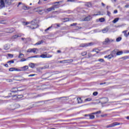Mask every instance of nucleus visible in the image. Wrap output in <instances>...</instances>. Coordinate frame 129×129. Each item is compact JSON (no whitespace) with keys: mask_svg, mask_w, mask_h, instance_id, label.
Wrapping results in <instances>:
<instances>
[{"mask_svg":"<svg viewBox=\"0 0 129 129\" xmlns=\"http://www.w3.org/2000/svg\"><path fill=\"white\" fill-rule=\"evenodd\" d=\"M30 24L31 25V28L32 30H34V29H37V28L39 27V25L37 23V20H32Z\"/></svg>","mask_w":129,"mask_h":129,"instance_id":"f257e3e1","label":"nucleus"},{"mask_svg":"<svg viewBox=\"0 0 129 129\" xmlns=\"http://www.w3.org/2000/svg\"><path fill=\"white\" fill-rule=\"evenodd\" d=\"M93 43L92 42L87 43H82L80 45L81 48H86V47H89V46H92Z\"/></svg>","mask_w":129,"mask_h":129,"instance_id":"f03ea898","label":"nucleus"},{"mask_svg":"<svg viewBox=\"0 0 129 129\" xmlns=\"http://www.w3.org/2000/svg\"><path fill=\"white\" fill-rule=\"evenodd\" d=\"M120 124V123H118L117 122H113L112 124H109L106 126L107 128H108V127H113V126H115V125H119Z\"/></svg>","mask_w":129,"mask_h":129,"instance_id":"7ed1b4c3","label":"nucleus"},{"mask_svg":"<svg viewBox=\"0 0 129 129\" xmlns=\"http://www.w3.org/2000/svg\"><path fill=\"white\" fill-rule=\"evenodd\" d=\"M114 40L113 39H110L108 38L105 39V41L103 42V44L106 45V44H110V43H112Z\"/></svg>","mask_w":129,"mask_h":129,"instance_id":"20e7f679","label":"nucleus"},{"mask_svg":"<svg viewBox=\"0 0 129 129\" xmlns=\"http://www.w3.org/2000/svg\"><path fill=\"white\" fill-rule=\"evenodd\" d=\"M29 69V67L28 66H25L21 68V69H19L20 71H27Z\"/></svg>","mask_w":129,"mask_h":129,"instance_id":"39448f33","label":"nucleus"},{"mask_svg":"<svg viewBox=\"0 0 129 129\" xmlns=\"http://www.w3.org/2000/svg\"><path fill=\"white\" fill-rule=\"evenodd\" d=\"M40 57L41 58H51L52 57V55L49 54H41Z\"/></svg>","mask_w":129,"mask_h":129,"instance_id":"423d86ee","label":"nucleus"},{"mask_svg":"<svg viewBox=\"0 0 129 129\" xmlns=\"http://www.w3.org/2000/svg\"><path fill=\"white\" fill-rule=\"evenodd\" d=\"M111 55H112V57H116L117 56V50H114L111 52Z\"/></svg>","mask_w":129,"mask_h":129,"instance_id":"0eeeda50","label":"nucleus"},{"mask_svg":"<svg viewBox=\"0 0 129 129\" xmlns=\"http://www.w3.org/2000/svg\"><path fill=\"white\" fill-rule=\"evenodd\" d=\"M0 8L1 9L5 8V1L4 0H1L0 1Z\"/></svg>","mask_w":129,"mask_h":129,"instance_id":"6e6552de","label":"nucleus"},{"mask_svg":"<svg viewBox=\"0 0 129 129\" xmlns=\"http://www.w3.org/2000/svg\"><path fill=\"white\" fill-rule=\"evenodd\" d=\"M6 32L7 33H13V32H15V28H8L7 29V31Z\"/></svg>","mask_w":129,"mask_h":129,"instance_id":"1a4fd4ad","label":"nucleus"},{"mask_svg":"<svg viewBox=\"0 0 129 129\" xmlns=\"http://www.w3.org/2000/svg\"><path fill=\"white\" fill-rule=\"evenodd\" d=\"M109 30V28L108 27H106V28L102 29V33H103L104 34L105 33H107V32H108Z\"/></svg>","mask_w":129,"mask_h":129,"instance_id":"9d476101","label":"nucleus"},{"mask_svg":"<svg viewBox=\"0 0 129 129\" xmlns=\"http://www.w3.org/2000/svg\"><path fill=\"white\" fill-rule=\"evenodd\" d=\"M91 19H92V17H91V16H90V15H89L88 16H87L84 18V21H90V20H91Z\"/></svg>","mask_w":129,"mask_h":129,"instance_id":"9b49d317","label":"nucleus"},{"mask_svg":"<svg viewBox=\"0 0 129 129\" xmlns=\"http://www.w3.org/2000/svg\"><path fill=\"white\" fill-rule=\"evenodd\" d=\"M9 71L13 72V71H20V69H16L15 68H11L9 69Z\"/></svg>","mask_w":129,"mask_h":129,"instance_id":"f8f14e48","label":"nucleus"},{"mask_svg":"<svg viewBox=\"0 0 129 129\" xmlns=\"http://www.w3.org/2000/svg\"><path fill=\"white\" fill-rule=\"evenodd\" d=\"M55 7L56 6H54L52 7L48 8L47 9V11H48V12H51V11H55V9H56Z\"/></svg>","mask_w":129,"mask_h":129,"instance_id":"ddd939ff","label":"nucleus"},{"mask_svg":"<svg viewBox=\"0 0 129 129\" xmlns=\"http://www.w3.org/2000/svg\"><path fill=\"white\" fill-rule=\"evenodd\" d=\"M44 43V41L43 40H40L38 42H37L36 43H35L34 44L35 46H38L39 45H41V44H43Z\"/></svg>","mask_w":129,"mask_h":129,"instance_id":"4468645a","label":"nucleus"},{"mask_svg":"<svg viewBox=\"0 0 129 129\" xmlns=\"http://www.w3.org/2000/svg\"><path fill=\"white\" fill-rule=\"evenodd\" d=\"M86 7H88V8H91L92 7V4L90 2H88L86 3Z\"/></svg>","mask_w":129,"mask_h":129,"instance_id":"2eb2a0df","label":"nucleus"},{"mask_svg":"<svg viewBox=\"0 0 129 129\" xmlns=\"http://www.w3.org/2000/svg\"><path fill=\"white\" fill-rule=\"evenodd\" d=\"M31 7H27L24 5L22 7V9H23V10H29V9H31Z\"/></svg>","mask_w":129,"mask_h":129,"instance_id":"dca6fc26","label":"nucleus"},{"mask_svg":"<svg viewBox=\"0 0 129 129\" xmlns=\"http://www.w3.org/2000/svg\"><path fill=\"white\" fill-rule=\"evenodd\" d=\"M29 67H30V68H35V63H33L31 62L29 64Z\"/></svg>","mask_w":129,"mask_h":129,"instance_id":"f3484780","label":"nucleus"},{"mask_svg":"<svg viewBox=\"0 0 129 129\" xmlns=\"http://www.w3.org/2000/svg\"><path fill=\"white\" fill-rule=\"evenodd\" d=\"M24 57H25V55L23 53H20L18 58L22 59V58H24Z\"/></svg>","mask_w":129,"mask_h":129,"instance_id":"a211bd4d","label":"nucleus"},{"mask_svg":"<svg viewBox=\"0 0 129 129\" xmlns=\"http://www.w3.org/2000/svg\"><path fill=\"white\" fill-rule=\"evenodd\" d=\"M5 50H9L10 49V46L8 44H5L4 46Z\"/></svg>","mask_w":129,"mask_h":129,"instance_id":"6ab92c4d","label":"nucleus"},{"mask_svg":"<svg viewBox=\"0 0 129 129\" xmlns=\"http://www.w3.org/2000/svg\"><path fill=\"white\" fill-rule=\"evenodd\" d=\"M118 20H119V18H116L114 20H113L112 23L115 24V23L118 22Z\"/></svg>","mask_w":129,"mask_h":129,"instance_id":"aec40b11","label":"nucleus"},{"mask_svg":"<svg viewBox=\"0 0 129 129\" xmlns=\"http://www.w3.org/2000/svg\"><path fill=\"white\" fill-rule=\"evenodd\" d=\"M43 10H38L36 11V12H37L38 13H39V14H40V15H42L43 14Z\"/></svg>","mask_w":129,"mask_h":129,"instance_id":"412c9836","label":"nucleus"},{"mask_svg":"<svg viewBox=\"0 0 129 129\" xmlns=\"http://www.w3.org/2000/svg\"><path fill=\"white\" fill-rule=\"evenodd\" d=\"M77 100L78 103H82V100L81 99V98H78Z\"/></svg>","mask_w":129,"mask_h":129,"instance_id":"4be33fe9","label":"nucleus"},{"mask_svg":"<svg viewBox=\"0 0 129 129\" xmlns=\"http://www.w3.org/2000/svg\"><path fill=\"white\" fill-rule=\"evenodd\" d=\"M105 21V19L104 18H101L99 19V21L100 23H103Z\"/></svg>","mask_w":129,"mask_h":129,"instance_id":"5701e85b","label":"nucleus"},{"mask_svg":"<svg viewBox=\"0 0 129 129\" xmlns=\"http://www.w3.org/2000/svg\"><path fill=\"white\" fill-rule=\"evenodd\" d=\"M28 59H29V57H28L27 58L25 59V58H22L21 60H20V62H24L25 61H27V60H28Z\"/></svg>","mask_w":129,"mask_h":129,"instance_id":"b1692460","label":"nucleus"},{"mask_svg":"<svg viewBox=\"0 0 129 129\" xmlns=\"http://www.w3.org/2000/svg\"><path fill=\"white\" fill-rule=\"evenodd\" d=\"M122 51H117V56H118L119 55H122Z\"/></svg>","mask_w":129,"mask_h":129,"instance_id":"393cba45","label":"nucleus"},{"mask_svg":"<svg viewBox=\"0 0 129 129\" xmlns=\"http://www.w3.org/2000/svg\"><path fill=\"white\" fill-rule=\"evenodd\" d=\"M32 51H33L32 48H29L27 50V53H32Z\"/></svg>","mask_w":129,"mask_h":129,"instance_id":"a878e982","label":"nucleus"},{"mask_svg":"<svg viewBox=\"0 0 129 129\" xmlns=\"http://www.w3.org/2000/svg\"><path fill=\"white\" fill-rule=\"evenodd\" d=\"M14 106L16 107V108H19L20 107V104H15Z\"/></svg>","mask_w":129,"mask_h":129,"instance_id":"bb28decb","label":"nucleus"},{"mask_svg":"<svg viewBox=\"0 0 129 129\" xmlns=\"http://www.w3.org/2000/svg\"><path fill=\"white\" fill-rule=\"evenodd\" d=\"M116 41L117 42H120V41H121V37H119L116 38Z\"/></svg>","mask_w":129,"mask_h":129,"instance_id":"cd10ccee","label":"nucleus"},{"mask_svg":"<svg viewBox=\"0 0 129 129\" xmlns=\"http://www.w3.org/2000/svg\"><path fill=\"white\" fill-rule=\"evenodd\" d=\"M17 98H23V97H24V96L23 95H18L17 96Z\"/></svg>","mask_w":129,"mask_h":129,"instance_id":"c85d7f7f","label":"nucleus"},{"mask_svg":"<svg viewBox=\"0 0 129 129\" xmlns=\"http://www.w3.org/2000/svg\"><path fill=\"white\" fill-rule=\"evenodd\" d=\"M81 55L82 56H86V55H87V52H86V51H84L82 52Z\"/></svg>","mask_w":129,"mask_h":129,"instance_id":"c756f323","label":"nucleus"},{"mask_svg":"<svg viewBox=\"0 0 129 129\" xmlns=\"http://www.w3.org/2000/svg\"><path fill=\"white\" fill-rule=\"evenodd\" d=\"M38 57H39V55H34V56H29L28 57V58H38Z\"/></svg>","mask_w":129,"mask_h":129,"instance_id":"7c9ffc66","label":"nucleus"},{"mask_svg":"<svg viewBox=\"0 0 129 129\" xmlns=\"http://www.w3.org/2000/svg\"><path fill=\"white\" fill-rule=\"evenodd\" d=\"M107 58H108V59H111V58H113V57L112 56V55L110 53V54H109L107 56Z\"/></svg>","mask_w":129,"mask_h":129,"instance_id":"2f4dec72","label":"nucleus"},{"mask_svg":"<svg viewBox=\"0 0 129 129\" xmlns=\"http://www.w3.org/2000/svg\"><path fill=\"white\" fill-rule=\"evenodd\" d=\"M128 58H129L128 56H125L122 57L121 59H123V60H126V59H128Z\"/></svg>","mask_w":129,"mask_h":129,"instance_id":"473e14b6","label":"nucleus"},{"mask_svg":"<svg viewBox=\"0 0 129 129\" xmlns=\"http://www.w3.org/2000/svg\"><path fill=\"white\" fill-rule=\"evenodd\" d=\"M91 100H92V99L90 98L85 99V101H91Z\"/></svg>","mask_w":129,"mask_h":129,"instance_id":"72a5a7b5","label":"nucleus"},{"mask_svg":"<svg viewBox=\"0 0 129 129\" xmlns=\"http://www.w3.org/2000/svg\"><path fill=\"white\" fill-rule=\"evenodd\" d=\"M77 0H67L68 3L71 2V3H75V2H76Z\"/></svg>","mask_w":129,"mask_h":129,"instance_id":"f704fd0d","label":"nucleus"},{"mask_svg":"<svg viewBox=\"0 0 129 129\" xmlns=\"http://www.w3.org/2000/svg\"><path fill=\"white\" fill-rule=\"evenodd\" d=\"M7 63H10V64H13L15 63V61L14 60H10V61H8Z\"/></svg>","mask_w":129,"mask_h":129,"instance_id":"c9c22d12","label":"nucleus"},{"mask_svg":"<svg viewBox=\"0 0 129 129\" xmlns=\"http://www.w3.org/2000/svg\"><path fill=\"white\" fill-rule=\"evenodd\" d=\"M104 100H105L106 101H105V102H103L102 103H103V104H105V103H106L107 102V101H108V99L107 98H105Z\"/></svg>","mask_w":129,"mask_h":129,"instance_id":"e433bc0d","label":"nucleus"},{"mask_svg":"<svg viewBox=\"0 0 129 129\" xmlns=\"http://www.w3.org/2000/svg\"><path fill=\"white\" fill-rule=\"evenodd\" d=\"M98 61H99V62H104V59L103 58H100L98 60Z\"/></svg>","mask_w":129,"mask_h":129,"instance_id":"4c0bfd02","label":"nucleus"},{"mask_svg":"<svg viewBox=\"0 0 129 129\" xmlns=\"http://www.w3.org/2000/svg\"><path fill=\"white\" fill-rule=\"evenodd\" d=\"M94 117H95V116H94V115H90V118L91 119H93L94 118Z\"/></svg>","mask_w":129,"mask_h":129,"instance_id":"58836bf2","label":"nucleus"},{"mask_svg":"<svg viewBox=\"0 0 129 129\" xmlns=\"http://www.w3.org/2000/svg\"><path fill=\"white\" fill-rule=\"evenodd\" d=\"M97 94H98V92H95L93 93V95H94V96H96V95H97Z\"/></svg>","mask_w":129,"mask_h":129,"instance_id":"ea45409f","label":"nucleus"},{"mask_svg":"<svg viewBox=\"0 0 129 129\" xmlns=\"http://www.w3.org/2000/svg\"><path fill=\"white\" fill-rule=\"evenodd\" d=\"M23 24H24V25H25V26H27V25H29V24H30V22H23Z\"/></svg>","mask_w":129,"mask_h":129,"instance_id":"a19ab883","label":"nucleus"},{"mask_svg":"<svg viewBox=\"0 0 129 129\" xmlns=\"http://www.w3.org/2000/svg\"><path fill=\"white\" fill-rule=\"evenodd\" d=\"M45 86H46V85L41 86L40 87L41 89H46V87H45Z\"/></svg>","mask_w":129,"mask_h":129,"instance_id":"79ce46f5","label":"nucleus"},{"mask_svg":"<svg viewBox=\"0 0 129 129\" xmlns=\"http://www.w3.org/2000/svg\"><path fill=\"white\" fill-rule=\"evenodd\" d=\"M8 55V57H10V58H13V57H14V55L13 54L9 53Z\"/></svg>","mask_w":129,"mask_h":129,"instance_id":"37998d69","label":"nucleus"},{"mask_svg":"<svg viewBox=\"0 0 129 129\" xmlns=\"http://www.w3.org/2000/svg\"><path fill=\"white\" fill-rule=\"evenodd\" d=\"M33 76H36V74H31V75H29L28 76V77H33Z\"/></svg>","mask_w":129,"mask_h":129,"instance_id":"c03bdc74","label":"nucleus"},{"mask_svg":"<svg viewBox=\"0 0 129 129\" xmlns=\"http://www.w3.org/2000/svg\"><path fill=\"white\" fill-rule=\"evenodd\" d=\"M124 36H125V37H128V33L127 34L126 32H125V33H124Z\"/></svg>","mask_w":129,"mask_h":129,"instance_id":"a18cd8bd","label":"nucleus"},{"mask_svg":"<svg viewBox=\"0 0 129 129\" xmlns=\"http://www.w3.org/2000/svg\"><path fill=\"white\" fill-rule=\"evenodd\" d=\"M51 28H52V26H50L49 27H48L47 29H45V32H47V31H49V30H50V29H51Z\"/></svg>","mask_w":129,"mask_h":129,"instance_id":"49530a36","label":"nucleus"},{"mask_svg":"<svg viewBox=\"0 0 129 129\" xmlns=\"http://www.w3.org/2000/svg\"><path fill=\"white\" fill-rule=\"evenodd\" d=\"M36 50H37V48H32L33 53H35L36 52Z\"/></svg>","mask_w":129,"mask_h":129,"instance_id":"de8ad7c7","label":"nucleus"},{"mask_svg":"<svg viewBox=\"0 0 129 129\" xmlns=\"http://www.w3.org/2000/svg\"><path fill=\"white\" fill-rule=\"evenodd\" d=\"M77 25V23H73L71 24V27H73L74 26H76Z\"/></svg>","mask_w":129,"mask_h":129,"instance_id":"09e8293b","label":"nucleus"},{"mask_svg":"<svg viewBox=\"0 0 129 129\" xmlns=\"http://www.w3.org/2000/svg\"><path fill=\"white\" fill-rule=\"evenodd\" d=\"M106 115H107V114H104L101 115V116L102 117H105V116H106Z\"/></svg>","mask_w":129,"mask_h":129,"instance_id":"8fccbe9b","label":"nucleus"},{"mask_svg":"<svg viewBox=\"0 0 129 129\" xmlns=\"http://www.w3.org/2000/svg\"><path fill=\"white\" fill-rule=\"evenodd\" d=\"M66 61H67V60L60 61L59 63H66Z\"/></svg>","mask_w":129,"mask_h":129,"instance_id":"3c124183","label":"nucleus"},{"mask_svg":"<svg viewBox=\"0 0 129 129\" xmlns=\"http://www.w3.org/2000/svg\"><path fill=\"white\" fill-rule=\"evenodd\" d=\"M93 52H96L97 53H98V51H97V49H93Z\"/></svg>","mask_w":129,"mask_h":129,"instance_id":"603ef678","label":"nucleus"},{"mask_svg":"<svg viewBox=\"0 0 129 129\" xmlns=\"http://www.w3.org/2000/svg\"><path fill=\"white\" fill-rule=\"evenodd\" d=\"M124 7L126 8V9L129 8V5H125Z\"/></svg>","mask_w":129,"mask_h":129,"instance_id":"864d4df0","label":"nucleus"},{"mask_svg":"<svg viewBox=\"0 0 129 129\" xmlns=\"http://www.w3.org/2000/svg\"><path fill=\"white\" fill-rule=\"evenodd\" d=\"M107 15L108 16H109H109H110V12H109V11H107Z\"/></svg>","mask_w":129,"mask_h":129,"instance_id":"5fc2aeb1","label":"nucleus"},{"mask_svg":"<svg viewBox=\"0 0 129 129\" xmlns=\"http://www.w3.org/2000/svg\"><path fill=\"white\" fill-rule=\"evenodd\" d=\"M7 81L8 80V82H13V80L12 79H9V80H7Z\"/></svg>","mask_w":129,"mask_h":129,"instance_id":"6e6d98bb","label":"nucleus"},{"mask_svg":"<svg viewBox=\"0 0 129 129\" xmlns=\"http://www.w3.org/2000/svg\"><path fill=\"white\" fill-rule=\"evenodd\" d=\"M18 91H19L18 90H17V91L12 90V92H13V93H16V92H18Z\"/></svg>","mask_w":129,"mask_h":129,"instance_id":"4d7b16f0","label":"nucleus"},{"mask_svg":"<svg viewBox=\"0 0 129 129\" xmlns=\"http://www.w3.org/2000/svg\"><path fill=\"white\" fill-rule=\"evenodd\" d=\"M96 114H98V113H101V111H98L96 112Z\"/></svg>","mask_w":129,"mask_h":129,"instance_id":"13d9d810","label":"nucleus"},{"mask_svg":"<svg viewBox=\"0 0 129 129\" xmlns=\"http://www.w3.org/2000/svg\"><path fill=\"white\" fill-rule=\"evenodd\" d=\"M103 84H106V82H104V83H101L100 84V85H103Z\"/></svg>","mask_w":129,"mask_h":129,"instance_id":"bf43d9fd","label":"nucleus"},{"mask_svg":"<svg viewBox=\"0 0 129 129\" xmlns=\"http://www.w3.org/2000/svg\"><path fill=\"white\" fill-rule=\"evenodd\" d=\"M99 14H95V16H100V12H98Z\"/></svg>","mask_w":129,"mask_h":129,"instance_id":"052dcab7","label":"nucleus"},{"mask_svg":"<svg viewBox=\"0 0 129 129\" xmlns=\"http://www.w3.org/2000/svg\"><path fill=\"white\" fill-rule=\"evenodd\" d=\"M60 3H62V1L55 2V3H54V4H60Z\"/></svg>","mask_w":129,"mask_h":129,"instance_id":"680f3d73","label":"nucleus"},{"mask_svg":"<svg viewBox=\"0 0 129 129\" xmlns=\"http://www.w3.org/2000/svg\"><path fill=\"white\" fill-rule=\"evenodd\" d=\"M4 66H5V67L8 68V67H9V64L6 63V64H4Z\"/></svg>","mask_w":129,"mask_h":129,"instance_id":"e2e57ef3","label":"nucleus"},{"mask_svg":"<svg viewBox=\"0 0 129 129\" xmlns=\"http://www.w3.org/2000/svg\"><path fill=\"white\" fill-rule=\"evenodd\" d=\"M117 10H114V14H117Z\"/></svg>","mask_w":129,"mask_h":129,"instance_id":"0e129e2a","label":"nucleus"},{"mask_svg":"<svg viewBox=\"0 0 129 129\" xmlns=\"http://www.w3.org/2000/svg\"><path fill=\"white\" fill-rule=\"evenodd\" d=\"M44 95V94H41L38 95V96H43Z\"/></svg>","mask_w":129,"mask_h":129,"instance_id":"69168bd1","label":"nucleus"},{"mask_svg":"<svg viewBox=\"0 0 129 129\" xmlns=\"http://www.w3.org/2000/svg\"><path fill=\"white\" fill-rule=\"evenodd\" d=\"M101 4L103 7H105V4H104L103 3H102Z\"/></svg>","mask_w":129,"mask_h":129,"instance_id":"338daca9","label":"nucleus"},{"mask_svg":"<svg viewBox=\"0 0 129 129\" xmlns=\"http://www.w3.org/2000/svg\"><path fill=\"white\" fill-rule=\"evenodd\" d=\"M20 5H22V3L21 2H19L18 4V5L17 7H19V6H20Z\"/></svg>","mask_w":129,"mask_h":129,"instance_id":"774afa93","label":"nucleus"}]
</instances>
